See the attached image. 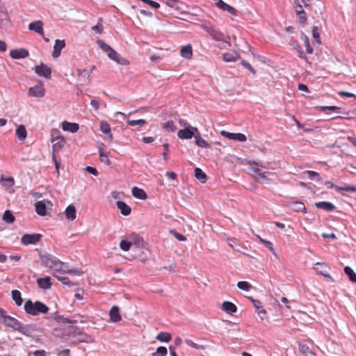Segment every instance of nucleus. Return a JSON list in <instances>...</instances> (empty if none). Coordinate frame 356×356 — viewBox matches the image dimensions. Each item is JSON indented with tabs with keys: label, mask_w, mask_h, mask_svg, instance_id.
I'll return each mask as SVG.
<instances>
[{
	"label": "nucleus",
	"mask_w": 356,
	"mask_h": 356,
	"mask_svg": "<svg viewBox=\"0 0 356 356\" xmlns=\"http://www.w3.org/2000/svg\"><path fill=\"white\" fill-rule=\"evenodd\" d=\"M0 321L6 326L12 327L26 337L31 336L32 330L30 325L22 324L15 318L7 315L1 309H0Z\"/></svg>",
	"instance_id": "1"
},
{
	"label": "nucleus",
	"mask_w": 356,
	"mask_h": 356,
	"mask_svg": "<svg viewBox=\"0 0 356 356\" xmlns=\"http://www.w3.org/2000/svg\"><path fill=\"white\" fill-rule=\"evenodd\" d=\"M26 314L32 316H38L40 314H47L49 312V307L40 301L33 302L28 300L25 302L24 306Z\"/></svg>",
	"instance_id": "2"
},
{
	"label": "nucleus",
	"mask_w": 356,
	"mask_h": 356,
	"mask_svg": "<svg viewBox=\"0 0 356 356\" xmlns=\"http://www.w3.org/2000/svg\"><path fill=\"white\" fill-rule=\"evenodd\" d=\"M40 258L44 266L56 271L60 272L63 270V266H65V263L60 261L56 257L47 253H40Z\"/></svg>",
	"instance_id": "3"
},
{
	"label": "nucleus",
	"mask_w": 356,
	"mask_h": 356,
	"mask_svg": "<svg viewBox=\"0 0 356 356\" xmlns=\"http://www.w3.org/2000/svg\"><path fill=\"white\" fill-rule=\"evenodd\" d=\"M98 46L104 51L107 53L108 58L117 63L125 65L129 63L128 60L122 58L117 51L112 49L108 44L102 40L97 41Z\"/></svg>",
	"instance_id": "4"
},
{
	"label": "nucleus",
	"mask_w": 356,
	"mask_h": 356,
	"mask_svg": "<svg viewBox=\"0 0 356 356\" xmlns=\"http://www.w3.org/2000/svg\"><path fill=\"white\" fill-rule=\"evenodd\" d=\"M248 165V169L254 179L269 180L267 175L270 174V172L263 170V168H265V167L261 163L250 161Z\"/></svg>",
	"instance_id": "5"
},
{
	"label": "nucleus",
	"mask_w": 356,
	"mask_h": 356,
	"mask_svg": "<svg viewBox=\"0 0 356 356\" xmlns=\"http://www.w3.org/2000/svg\"><path fill=\"white\" fill-rule=\"evenodd\" d=\"M198 131H199L196 127L191 126L186 129H180L177 132V136L181 140H189L193 137L195 138Z\"/></svg>",
	"instance_id": "6"
},
{
	"label": "nucleus",
	"mask_w": 356,
	"mask_h": 356,
	"mask_svg": "<svg viewBox=\"0 0 356 356\" xmlns=\"http://www.w3.org/2000/svg\"><path fill=\"white\" fill-rule=\"evenodd\" d=\"M313 269L319 275L327 277L332 282L334 281L333 278L329 274L330 268L325 263L317 262L314 265Z\"/></svg>",
	"instance_id": "7"
},
{
	"label": "nucleus",
	"mask_w": 356,
	"mask_h": 356,
	"mask_svg": "<svg viewBox=\"0 0 356 356\" xmlns=\"http://www.w3.org/2000/svg\"><path fill=\"white\" fill-rule=\"evenodd\" d=\"M41 236L40 234H24L21 239L22 243L25 245L35 244L40 240Z\"/></svg>",
	"instance_id": "8"
},
{
	"label": "nucleus",
	"mask_w": 356,
	"mask_h": 356,
	"mask_svg": "<svg viewBox=\"0 0 356 356\" xmlns=\"http://www.w3.org/2000/svg\"><path fill=\"white\" fill-rule=\"evenodd\" d=\"M286 207L291 209L293 211H302L306 213V207L302 202L300 201H287L285 202Z\"/></svg>",
	"instance_id": "9"
},
{
	"label": "nucleus",
	"mask_w": 356,
	"mask_h": 356,
	"mask_svg": "<svg viewBox=\"0 0 356 356\" xmlns=\"http://www.w3.org/2000/svg\"><path fill=\"white\" fill-rule=\"evenodd\" d=\"M220 134L229 140L240 142H245L247 140L245 135L241 133H230L226 131H221Z\"/></svg>",
	"instance_id": "10"
},
{
	"label": "nucleus",
	"mask_w": 356,
	"mask_h": 356,
	"mask_svg": "<svg viewBox=\"0 0 356 356\" xmlns=\"http://www.w3.org/2000/svg\"><path fill=\"white\" fill-rule=\"evenodd\" d=\"M45 90L42 84H38L31 87L29 90V95L40 98L44 95Z\"/></svg>",
	"instance_id": "11"
},
{
	"label": "nucleus",
	"mask_w": 356,
	"mask_h": 356,
	"mask_svg": "<svg viewBox=\"0 0 356 356\" xmlns=\"http://www.w3.org/2000/svg\"><path fill=\"white\" fill-rule=\"evenodd\" d=\"M35 72L39 76L50 78L51 70L49 67L42 63L40 65L35 66Z\"/></svg>",
	"instance_id": "12"
},
{
	"label": "nucleus",
	"mask_w": 356,
	"mask_h": 356,
	"mask_svg": "<svg viewBox=\"0 0 356 356\" xmlns=\"http://www.w3.org/2000/svg\"><path fill=\"white\" fill-rule=\"evenodd\" d=\"M65 47V42L64 40H56L52 52V57L54 58L60 56L61 50Z\"/></svg>",
	"instance_id": "13"
},
{
	"label": "nucleus",
	"mask_w": 356,
	"mask_h": 356,
	"mask_svg": "<svg viewBox=\"0 0 356 356\" xmlns=\"http://www.w3.org/2000/svg\"><path fill=\"white\" fill-rule=\"evenodd\" d=\"M29 29L32 31H35L41 36H43V23L40 20H37L31 22L29 24Z\"/></svg>",
	"instance_id": "14"
},
{
	"label": "nucleus",
	"mask_w": 356,
	"mask_h": 356,
	"mask_svg": "<svg viewBox=\"0 0 356 356\" xmlns=\"http://www.w3.org/2000/svg\"><path fill=\"white\" fill-rule=\"evenodd\" d=\"M216 5L220 9L228 12L232 15L236 16L237 15L236 10L234 8L229 6V4L224 2L222 0H218V1L216 3Z\"/></svg>",
	"instance_id": "15"
},
{
	"label": "nucleus",
	"mask_w": 356,
	"mask_h": 356,
	"mask_svg": "<svg viewBox=\"0 0 356 356\" xmlns=\"http://www.w3.org/2000/svg\"><path fill=\"white\" fill-rule=\"evenodd\" d=\"M10 56L13 59L24 58L29 56V51L25 49H13L10 51Z\"/></svg>",
	"instance_id": "16"
},
{
	"label": "nucleus",
	"mask_w": 356,
	"mask_h": 356,
	"mask_svg": "<svg viewBox=\"0 0 356 356\" xmlns=\"http://www.w3.org/2000/svg\"><path fill=\"white\" fill-rule=\"evenodd\" d=\"M47 203L49 204L50 202L45 200L38 201L35 204L36 213L41 216L46 215Z\"/></svg>",
	"instance_id": "17"
},
{
	"label": "nucleus",
	"mask_w": 356,
	"mask_h": 356,
	"mask_svg": "<svg viewBox=\"0 0 356 356\" xmlns=\"http://www.w3.org/2000/svg\"><path fill=\"white\" fill-rule=\"evenodd\" d=\"M252 304L256 309L257 313L261 320H264L266 317V312L262 307L261 302L259 300L251 298Z\"/></svg>",
	"instance_id": "18"
},
{
	"label": "nucleus",
	"mask_w": 356,
	"mask_h": 356,
	"mask_svg": "<svg viewBox=\"0 0 356 356\" xmlns=\"http://www.w3.org/2000/svg\"><path fill=\"white\" fill-rule=\"evenodd\" d=\"M79 126L76 123L70 122L67 121H63L62 122V129L65 131L76 133L79 130Z\"/></svg>",
	"instance_id": "19"
},
{
	"label": "nucleus",
	"mask_w": 356,
	"mask_h": 356,
	"mask_svg": "<svg viewBox=\"0 0 356 356\" xmlns=\"http://www.w3.org/2000/svg\"><path fill=\"white\" fill-rule=\"evenodd\" d=\"M65 215L68 220L73 221L76 218V209L73 204L69 205L65 210Z\"/></svg>",
	"instance_id": "20"
},
{
	"label": "nucleus",
	"mask_w": 356,
	"mask_h": 356,
	"mask_svg": "<svg viewBox=\"0 0 356 356\" xmlns=\"http://www.w3.org/2000/svg\"><path fill=\"white\" fill-rule=\"evenodd\" d=\"M118 209L120 211V213L123 216H129L131 213V209L124 202L118 200L116 202Z\"/></svg>",
	"instance_id": "21"
},
{
	"label": "nucleus",
	"mask_w": 356,
	"mask_h": 356,
	"mask_svg": "<svg viewBox=\"0 0 356 356\" xmlns=\"http://www.w3.org/2000/svg\"><path fill=\"white\" fill-rule=\"evenodd\" d=\"M53 143V151L56 152L61 149L65 143V138L61 136H57L51 140Z\"/></svg>",
	"instance_id": "22"
},
{
	"label": "nucleus",
	"mask_w": 356,
	"mask_h": 356,
	"mask_svg": "<svg viewBox=\"0 0 356 356\" xmlns=\"http://www.w3.org/2000/svg\"><path fill=\"white\" fill-rule=\"evenodd\" d=\"M316 208L322 209L326 211H332L336 209L334 204L330 202H318L315 203Z\"/></svg>",
	"instance_id": "23"
},
{
	"label": "nucleus",
	"mask_w": 356,
	"mask_h": 356,
	"mask_svg": "<svg viewBox=\"0 0 356 356\" xmlns=\"http://www.w3.org/2000/svg\"><path fill=\"white\" fill-rule=\"evenodd\" d=\"M111 321L113 323L119 322L121 320V315L119 312V308L117 306H113L109 312Z\"/></svg>",
	"instance_id": "24"
},
{
	"label": "nucleus",
	"mask_w": 356,
	"mask_h": 356,
	"mask_svg": "<svg viewBox=\"0 0 356 356\" xmlns=\"http://www.w3.org/2000/svg\"><path fill=\"white\" fill-rule=\"evenodd\" d=\"M131 193L134 197L139 200H146L147 195L145 191L142 188L134 186L131 189Z\"/></svg>",
	"instance_id": "25"
},
{
	"label": "nucleus",
	"mask_w": 356,
	"mask_h": 356,
	"mask_svg": "<svg viewBox=\"0 0 356 356\" xmlns=\"http://www.w3.org/2000/svg\"><path fill=\"white\" fill-rule=\"evenodd\" d=\"M222 309L227 314H232L237 310L236 306L231 302L225 301L222 304Z\"/></svg>",
	"instance_id": "26"
},
{
	"label": "nucleus",
	"mask_w": 356,
	"mask_h": 356,
	"mask_svg": "<svg viewBox=\"0 0 356 356\" xmlns=\"http://www.w3.org/2000/svg\"><path fill=\"white\" fill-rule=\"evenodd\" d=\"M15 134L19 140L24 141L27 136V131L25 127L23 124L19 125L16 129Z\"/></svg>",
	"instance_id": "27"
},
{
	"label": "nucleus",
	"mask_w": 356,
	"mask_h": 356,
	"mask_svg": "<svg viewBox=\"0 0 356 356\" xmlns=\"http://www.w3.org/2000/svg\"><path fill=\"white\" fill-rule=\"evenodd\" d=\"M78 74L81 81L84 83H88L90 79V72L87 69L78 70Z\"/></svg>",
	"instance_id": "28"
},
{
	"label": "nucleus",
	"mask_w": 356,
	"mask_h": 356,
	"mask_svg": "<svg viewBox=\"0 0 356 356\" xmlns=\"http://www.w3.org/2000/svg\"><path fill=\"white\" fill-rule=\"evenodd\" d=\"M37 283L40 288L42 289H48L51 286L49 277L39 278L37 280Z\"/></svg>",
	"instance_id": "29"
},
{
	"label": "nucleus",
	"mask_w": 356,
	"mask_h": 356,
	"mask_svg": "<svg viewBox=\"0 0 356 356\" xmlns=\"http://www.w3.org/2000/svg\"><path fill=\"white\" fill-rule=\"evenodd\" d=\"M181 56L184 58H191L193 52H192V47L190 44L184 46L180 51Z\"/></svg>",
	"instance_id": "30"
},
{
	"label": "nucleus",
	"mask_w": 356,
	"mask_h": 356,
	"mask_svg": "<svg viewBox=\"0 0 356 356\" xmlns=\"http://www.w3.org/2000/svg\"><path fill=\"white\" fill-rule=\"evenodd\" d=\"M238 58L239 56L236 52H227L223 54V60L227 63L236 61Z\"/></svg>",
	"instance_id": "31"
},
{
	"label": "nucleus",
	"mask_w": 356,
	"mask_h": 356,
	"mask_svg": "<svg viewBox=\"0 0 356 356\" xmlns=\"http://www.w3.org/2000/svg\"><path fill=\"white\" fill-rule=\"evenodd\" d=\"M195 140L196 145H197L202 148H208L209 147V145L208 144V143L204 139L201 138L200 134L199 131L197 132V134L195 135Z\"/></svg>",
	"instance_id": "32"
},
{
	"label": "nucleus",
	"mask_w": 356,
	"mask_h": 356,
	"mask_svg": "<svg viewBox=\"0 0 356 356\" xmlns=\"http://www.w3.org/2000/svg\"><path fill=\"white\" fill-rule=\"evenodd\" d=\"M156 339L161 342H169L171 339V334L169 332H161L157 334Z\"/></svg>",
	"instance_id": "33"
},
{
	"label": "nucleus",
	"mask_w": 356,
	"mask_h": 356,
	"mask_svg": "<svg viewBox=\"0 0 356 356\" xmlns=\"http://www.w3.org/2000/svg\"><path fill=\"white\" fill-rule=\"evenodd\" d=\"M12 298L15 301V304L17 306H20L22 304V298L21 296V293L18 290L12 291Z\"/></svg>",
	"instance_id": "34"
},
{
	"label": "nucleus",
	"mask_w": 356,
	"mask_h": 356,
	"mask_svg": "<svg viewBox=\"0 0 356 356\" xmlns=\"http://www.w3.org/2000/svg\"><path fill=\"white\" fill-rule=\"evenodd\" d=\"M195 177L197 179L200 181L202 183L206 182L207 176L205 173L199 168L195 169Z\"/></svg>",
	"instance_id": "35"
},
{
	"label": "nucleus",
	"mask_w": 356,
	"mask_h": 356,
	"mask_svg": "<svg viewBox=\"0 0 356 356\" xmlns=\"http://www.w3.org/2000/svg\"><path fill=\"white\" fill-rule=\"evenodd\" d=\"M300 38L303 40L304 44L305 45V47H306L307 53L309 54H312L313 53V49L311 47L310 44H309V41L308 37L304 33H301Z\"/></svg>",
	"instance_id": "36"
},
{
	"label": "nucleus",
	"mask_w": 356,
	"mask_h": 356,
	"mask_svg": "<svg viewBox=\"0 0 356 356\" xmlns=\"http://www.w3.org/2000/svg\"><path fill=\"white\" fill-rule=\"evenodd\" d=\"M344 272L351 282L356 283V273L350 266H346Z\"/></svg>",
	"instance_id": "37"
},
{
	"label": "nucleus",
	"mask_w": 356,
	"mask_h": 356,
	"mask_svg": "<svg viewBox=\"0 0 356 356\" xmlns=\"http://www.w3.org/2000/svg\"><path fill=\"white\" fill-rule=\"evenodd\" d=\"M2 219L7 223H12L15 221V218L9 210H6L2 216Z\"/></svg>",
	"instance_id": "38"
},
{
	"label": "nucleus",
	"mask_w": 356,
	"mask_h": 356,
	"mask_svg": "<svg viewBox=\"0 0 356 356\" xmlns=\"http://www.w3.org/2000/svg\"><path fill=\"white\" fill-rule=\"evenodd\" d=\"M99 159L100 161L105 163L107 165H109L111 164V161L106 154L104 153L103 149L101 147H99Z\"/></svg>",
	"instance_id": "39"
},
{
	"label": "nucleus",
	"mask_w": 356,
	"mask_h": 356,
	"mask_svg": "<svg viewBox=\"0 0 356 356\" xmlns=\"http://www.w3.org/2000/svg\"><path fill=\"white\" fill-rule=\"evenodd\" d=\"M60 272H62L63 273L73 274L75 275H80L81 274V271L76 268H72V269L67 268V266L65 264V266H63V270H61Z\"/></svg>",
	"instance_id": "40"
},
{
	"label": "nucleus",
	"mask_w": 356,
	"mask_h": 356,
	"mask_svg": "<svg viewBox=\"0 0 356 356\" xmlns=\"http://www.w3.org/2000/svg\"><path fill=\"white\" fill-rule=\"evenodd\" d=\"M237 286L238 289L245 291H249L252 288V285L245 281H240L237 283Z\"/></svg>",
	"instance_id": "41"
},
{
	"label": "nucleus",
	"mask_w": 356,
	"mask_h": 356,
	"mask_svg": "<svg viewBox=\"0 0 356 356\" xmlns=\"http://www.w3.org/2000/svg\"><path fill=\"white\" fill-rule=\"evenodd\" d=\"M1 180L3 185L8 188L12 187L15 184L14 179L11 177H4L3 176H1Z\"/></svg>",
	"instance_id": "42"
},
{
	"label": "nucleus",
	"mask_w": 356,
	"mask_h": 356,
	"mask_svg": "<svg viewBox=\"0 0 356 356\" xmlns=\"http://www.w3.org/2000/svg\"><path fill=\"white\" fill-rule=\"evenodd\" d=\"M163 128L168 131L174 132L177 129V127L172 120L167 121L163 124Z\"/></svg>",
	"instance_id": "43"
},
{
	"label": "nucleus",
	"mask_w": 356,
	"mask_h": 356,
	"mask_svg": "<svg viewBox=\"0 0 356 356\" xmlns=\"http://www.w3.org/2000/svg\"><path fill=\"white\" fill-rule=\"evenodd\" d=\"M305 173L307 175L308 178L311 180H313V181H320L321 180L320 175L316 172L312 171V170H307L305 172Z\"/></svg>",
	"instance_id": "44"
},
{
	"label": "nucleus",
	"mask_w": 356,
	"mask_h": 356,
	"mask_svg": "<svg viewBox=\"0 0 356 356\" xmlns=\"http://www.w3.org/2000/svg\"><path fill=\"white\" fill-rule=\"evenodd\" d=\"M168 353V350L164 346L157 348L155 353L152 354V356H165Z\"/></svg>",
	"instance_id": "45"
},
{
	"label": "nucleus",
	"mask_w": 356,
	"mask_h": 356,
	"mask_svg": "<svg viewBox=\"0 0 356 356\" xmlns=\"http://www.w3.org/2000/svg\"><path fill=\"white\" fill-rule=\"evenodd\" d=\"M99 129L100 131L105 134L111 132V127L109 124L104 121L100 122Z\"/></svg>",
	"instance_id": "46"
},
{
	"label": "nucleus",
	"mask_w": 356,
	"mask_h": 356,
	"mask_svg": "<svg viewBox=\"0 0 356 356\" xmlns=\"http://www.w3.org/2000/svg\"><path fill=\"white\" fill-rule=\"evenodd\" d=\"M146 121L143 119L128 120L127 124L130 126H143Z\"/></svg>",
	"instance_id": "47"
},
{
	"label": "nucleus",
	"mask_w": 356,
	"mask_h": 356,
	"mask_svg": "<svg viewBox=\"0 0 356 356\" xmlns=\"http://www.w3.org/2000/svg\"><path fill=\"white\" fill-rule=\"evenodd\" d=\"M184 341L187 346H191L197 350H203L204 349V346L202 345L197 344V343H194L191 339H186Z\"/></svg>",
	"instance_id": "48"
},
{
	"label": "nucleus",
	"mask_w": 356,
	"mask_h": 356,
	"mask_svg": "<svg viewBox=\"0 0 356 356\" xmlns=\"http://www.w3.org/2000/svg\"><path fill=\"white\" fill-rule=\"evenodd\" d=\"M297 16L299 19V22L302 25H305L307 23V15L305 10L303 11H299V13L297 14Z\"/></svg>",
	"instance_id": "49"
},
{
	"label": "nucleus",
	"mask_w": 356,
	"mask_h": 356,
	"mask_svg": "<svg viewBox=\"0 0 356 356\" xmlns=\"http://www.w3.org/2000/svg\"><path fill=\"white\" fill-rule=\"evenodd\" d=\"M120 248L122 250L127 252L131 248V243L125 240H122L120 243Z\"/></svg>",
	"instance_id": "50"
},
{
	"label": "nucleus",
	"mask_w": 356,
	"mask_h": 356,
	"mask_svg": "<svg viewBox=\"0 0 356 356\" xmlns=\"http://www.w3.org/2000/svg\"><path fill=\"white\" fill-rule=\"evenodd\" d=\"M312 36L314 39V40L320 44L321 43V38H320V35H319V33H318V27L317 26H314L312 28Z\"/></svg>",
	"instance_id": "51"
},
{
	"label": "nucleus",
	"mask_w": 356,
	"mask_h": 356,
	"mask_svg": "<svg viewBox=\"0 0 356 356\" xmlns=\"http://www.w3.org/2000/svg\"><path fill=\"white\" fill-rule=\"evenodd\" d=\"M170 232L179 241H184L186 240V238L185 236L178 233L175 230H171Z\"/></svg>",
	"instance_id": "52"
},
{
	"label": "nucleus",
	"mask_w": 356,
	"mask_h": 356,
	"mask_svg": "<svg viewBox=\"0 0 356 356\" xmlns=\"http://www.w3.org/2000/svg\"><path fill=\"white\" fill-rule=\"evenodd\" d=\"M56 278L63 284L72 286V282L68 277L56 276Z\"/></svg>",
	"instance_id": "53"
},
{
	"label": "nucleus",
	"mask_w": 356,
	"mask_h": 356,
	"mask_svg": "<svg viewBox=\"0 0 356 356\" xmlns=\"http://www.w3.org/2000/svg\"><path fill=\"white\" fill-rule=\"evenodd\" d=\"M241 65H242L244 67H245L246 69H248V70L250 72H251L252 74H255V73H256L255 70H254V69L251 66V65H250L248 62H247V61H245V60H243L241 61Z\"/></svg>",
	"instance_id": "54"
},
{
	"label": "nucleus",
	"mask_w": 356,
	"mask_h": 356,
	"mask_svg": "<svg viewBox=\"0 0 356 356\" xmlns=\"http://www.w3.org/2000/svg\"><path fill=\"white\" fill-rule=\"evenodd\" d=\"M102 19H99V22L97 25L93 26L92 27V31H94L96 33L101 34L102 33V26L100 24V21Z\"/></svg>",
	"instance_id": "55"
},
{
	"label": "nucleus",
	"mask_w": 356,
	"mask_h": 356,
	"mask_svg": "<svg viewBox=\"0 0 356 356\" xmlns=\"http://www.w3.org/2000/svg\"><path fill=\"white\" fill-rule=\"evenodd\" d=\"M294 8H295V11H296V15L299 13V11H303V7L300 4L299 0H295L294 1Z\"/></svg>",
	"instance_id": "56"
},
{
	"label": "nucleus",
	"mask_w": 356,
	"mask_h": 356,
	"mask_svg": "<svg viewBox=\"0 0 356 356\" xmlns=\"http://www.w3.org/2000/svg\"><path fill=\"white\" fill-rule=\"evenodd\" d=\"M8 19V14L4 11L3 7L0 2V20H7Z\"/></svg>",
	"instance_id": "57"
},
{
	"label": "nucleus",
	"mask_w": 356,
	"mask_h": 356,
	"mask_svg": "<svg viewBox=\"0 0 356 356\" xmlns=\"http://www.w3.org/2000/svg\"><path fill=\"white\" fill-rule=\"evenodd\" d=\"M163 147L164 148V152H163V153L162 154V156H163V159L166 161L168 160V156L167 155H168V152L169 145H168V143H164L163 145Z\"/></svg>",
	"instance_id": "58"
},
{
	"label": "nucleus",
	"mask_w": 356,
	"mask_h": 356,
	"mask_svg": "<svg viewBox=\"0 0 356 356\" xmlns=\"http://www.w3.org/2000/svg\"><path fill=\"white\" fill-rule=\"evenodd\" d=\"M86 170L88 172H89V173H90V174H92V175H93L95 176H97L98 175V172H97V169L93 168V167L87 166L86 168Z\"/></svg>",
	"instance_id": "59"
},
{
	"label": "nucleus",
	"mask_w": 356,
	"mask_h": 356,
	"mask_svg": "<svg viewBox=\"0 0 356 356\" xmlns=\"http://www.w3.org/2000/svg\"><path fill=\"white\" fill-rule=\"evenodd\" d=\"M179 124L181 127H183V129H186L189 127H191V125H190L186 120H184V119H180L179 120Z\"/></svg>",
	"instance_id": "60"
},
{
	"label": "nucleus",
	"mask_w": 356,
	"mask_h": 356,
	"mask_svg": "<svg viewBox=\"0 0 356 356\" xmlns=\"http://www.w3.org/2000/svg\"><path fill=\"white\" fill-rule=\"evenodd\" d=\"M293 120L295 121L296 124H297L298 127L300 129H304L305 131H308L310 130L309 128H305L303 124H302L298 120H296L294 117L293 118Z\"/></svg>",
	"instance_id": "61"
},
{
	"label": "nucleus",
	"mask_w": 356,
	"mask_h": 356,
	"mask_svg": "<svg viewBox=\"0 0 356 356\" xmlns=\"http://www.w3.org/2000/svg\"><path fill=\"white\" fill-rule=\"evenodd\" d=\"M296 50L298 51L299 53V57L300 58H303V59H306V56H305V54L303 51V50L301 49V47L300 46H297L296 47Z\"/></svg>",
	"instance_id": "62"
},
{
	"label": "nucleus",
	"mask_w": 356,
	"mask_h": 356,
	"mask_svg": "<svg viewBox=\"0 0 356 356\" xmlns=\"http://www.w3.org/2000/svg\"><path fill=\"white\" fill-rule=\"evenodd\" d=\"M165 176L172 180L177 178V175L174 172H167Z\"/></svg>",
	"instance_id": "63"
},
{
	"label": "nucleus",
	"mask_w": 356,
	"mask_h": 356,
	"mask_svg": "<svg viewBox=\"0 0 356 356\" xmlns=\"http://www.w3.org/2000/svg\"><path fill=\"white\" fill-rule=\"evenodd\" d=\"M70 350L69 349H65V350H63L61 351H60L58 353V356H69L70 355Z\"/></svg>",
	"instance_id": "64"
}]
</instances>
